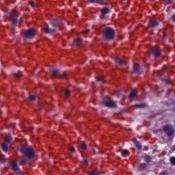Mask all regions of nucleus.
I'll return each mask as SVG.
<instances>
[{
	"instance_id": "nucleus-4",
	"label": "nucleus",
	"mask_w": 175,
	"mask_h": 175,
	"mask_svg": "<svg viewBox=\"0 0 175 175\" xmlns=\"http://www.w3.org/2000/svg\"><path fill=\"white\" fill-rule=\"evenodd\" d=\"M163 131L165 132V133H167L168 136H172V135L174 133L173 128H172L170 126H165Z\"/></svg>"
},
{
	"instance_id": "nucleus-34",
	"label": "nucleus",
	"mask_w": 175,
	"mask_h": 175,
	"mask_svg": "<svg viewBox=\"0 0 175 175\" xmlns=\"http://www.w3.org/2000/svg\"><path fill=\"white\" fill-rule=\"evenodd\" d=\"M172 20L174 21L175 23V14L174 16H172Z\"/></svg>"
},
{
	"instance_id": "nucleus-26",
	"label": "nucleus",
	"mask_w": 175,
	"mask_h": 175,
	"mask_svg": "<svg viewBox=\"0 0 175 175\" xmlns=\"http://www.w3.org/2000/svg\"><path fill=\"white\" fill-rule=\"evenodd\" d=\"M104 77L102 76H100L97 78V81H103Z\"/></svg>"
},
{
	"instance_id": "nucleus-8",
	"label": "nucleus",
	"mask_w": 175,
	"mask_h": 175,
	"mask_svg": "<svg viewBox=\"0 0 175 175\" xmlns=\"http://www.w3.org/2000/svg\"><path fill=\"white\" fill-rule=\"evenodd\" d=\"M136 96H137V92H136V90H133L131 92L129 98L131 99V100H133V99H136Z\"/></svg>"
},
{
	"instance_id": "nucleus-17",
	"label": "nucleus",
	"mask_w": 175,
	"mask_h": 175,
	"mask_svg": "<svg viewBox=\"0 0 175 175\" xmlns=\"http://www.w3.org/2000/svg\"><path fill=\"white\" fill-rule=\"evenodd\" d=\"M122 157H128V155H129V151H128L127 150L122 151Z\"/></svg>"
},
{
	"instance_id": "nucleus-31",
	"label": "nucleus",
	"mask_w": 175,
	"mask_h": 175,
	"mask_svg": "<svg viewBox=\"0 0 175 175\" xmlns=\"http://www.w3.org/2000/svg\"><path fill=\"white\" fill-rule=\"evenodd\" d=\"M70 150V151H72V152H74L75 148L74 147H71Z\"/></svg>"
},
{
	"instance_id": "nucleus-28",
	"label": "nucleus",
	"mask_w": 175,
	"mask_h": 175,
	"mask_svg": "<svg viewBox=\"0 0 175 175\" xmlns=\"http://www.w3.org/2000/svg\"><path fill=\"white\" fill-rule=\"evenodd\" d=\"M44 31H45L46 33H49V32H50V30L49 29L48 27H44Z\"/></svg>"
},
{
	"instance_id": "nucleus-24",
	"label": "nucleus",
	"mask_w": 175,
	"mask_h": 175,
	"mask_svg": "<svg viewBox=\"0 0 175 175\" xmlns=\"http://www.w3.org/2000/svg\"><path fill=\"white\" fill-rule=\"evenodd\" d=\"M170 160L171 163H172V165H175V157H171Z\"/></svg>"
},
{
	"instance_id": "nucleus-3",
	"label": "nucleus",
	"mask_w": 175,
	"mask_h": 175,
	"mask_svg": "<svg viewBox=\"0 0 175 175\" xmlns=\"http://www.w3.org/2000/svg\"><path fill=\"white\" fill-rule=\"evenodd\" d=\"M36 34V30L34 29H29L25 33V38H33Z\"/></svg>"
},
{
	"instance_id": "nucleus-9",
	"label": "nucleus",
	"mask_w": 175,
	"mask_h": 175,
	"mask_svg": "<svg viewBox=\"0 0 175 175\" xmlns=\"http://www.w3.org/2000/svg\"><path fill=\"white\" fill-rule=\"evenodd\" d=\"M115 62H116V64H119V65H125V64H126L125 60H120L118 57L115 58Z\"/></svg>"
},
{
	"instance_id": "nucleus-22",
	"label": "nucleus",
	"mask_w": 175,
	"mask_h": 175,
	"mask_svg": "<svg viewBox=\"0 0 175 175\" xmlns=\"http://www.w3.org/2000/svg\"><path fill=\"white\" fill-rule=\"evenodd\" d=\"M15 77H21L23 76V73L21 72H18L17 73L14 74Z\"/></svg>"
},
{
	"instance_id": "nucleus-11",
	"label": "nucleus",
	"mask_w": 175,
	"mask_h": 175,
	"mask_svg": "<svg viewBox=\"0 0 175 175\" xmlns=\"http://www.w3.org/2000/svg\"><path fill=\"white\" fill-rule=\"evenodd\" d=\"M133 143H134L135 146L136 147H137L139 148V150H140V148H142V145H140V143H139V142H137V139H136V138L133 139Z\"/></svg>"
},
{
	"instance_id": "nucleus-14",
	"label": "nucleus",
	"mask_w": 175,
	"mask_h": 175,
	"mask_svg": "<svg viewBox=\"0 0 175 175\" xmlns=\"http://www.w3.org/2000/svg\"><path fill=\"white\" fill-rule=\"evenodd\" d=\"M4 137L6 143H9L12 140V137L10 135H5Z\"/></svg>"
},
{
	"instance_id": "nucleus-32",
	"label": "nucleus",
	"mask_w": 175,
	"mask_h": 175,
	"mask_svg": "<svg viewBox=\"0 0 175 175\" xmlns=\"http://www.w3.org/2000/svg\"><path fill=\"white\" fill-rule=\"evenodd\" d=\"M0 162H3V157L2 156H0Z\"/></svg>"
},
{
	"instance_id": "nucleus-21",
	"label": "nucleus",
	"mask_w": 175,
	"mask_h": 175,
	"mask_svg": "<svg viewBox=\"0 0 175 175\" xmlns=\"http://www.w3.org/2000/svg\"><path fill=\"white\" fill-rule=\"evenodd\" d=\"M1 147L3 148V151H5V152H8V145L3 144V145H1Z\"/></svg>"
},
{
	"instance_id": "nucleus-20",
	"label": "nucleus",
	"mask_w": 175,
	"mask_h": 175,
	"mask_svg": "<svg viewBox=\"0 0 175 175\" xmlns=\"http://www.w3.org/2000/svg\"><path fill=\"white\" fill-rule=\"evenodd\" d=\"M147 107L146 104H139L136 105V107H139V109H144V107Z\"/></svg>"
},
{
	"instance_id": "nucleus-1",
	"label": "nucleus",
	"mask_w": 175,
	"mask_h": 175,
	"mask_svg": "<svg viewBox=\"0 0 175 175\" xmlns=\"http://www.w3.org/2000/svg\"><path fill=\"white\" fill-rule=\"evenodd\" d=\"M21 151V152L25 154V155H26L27 158H32V157L35 155V153L33 152V150H32V148L27 145L22 146Z\"/></svg>"
},
{
	"instance_id": "nucleus-12",
	"label": "nucleus",
	"mask_w": 175,
	"mask_h": 175,
	"mask_svg": "<svg viewBox=\"0 0 175 175\" xmlns=\"http://www.w3.org/2000/svg\"><path fill=\"white\" fill-rule=\"evenodd\" d=\"M11 166L13 170H18V167H17V163L16 161H12Z\"/></svg>"
},
{
	"instance_id": "nucleus-2",
	"label": "nucleus",
	"mask_w": 175,
	"mask_h": 175,
	"mask_svg": "<svg viewBox=\"0 0 175 175\" xmlns=\"http://www.w3.org/2000/svg\"><path fill=\"white\" fill-rule=\"evenodd\" d=\"M104 36L107 39H113L114 38V30L110 27L106 28L104 31Z\"/></svg>"
},
{
	"instance_id": "nucleus-7",
	"label": "nucleus",
	"mask_w": 175,
	"mask_h": 175,
	"mask_svg": "<svg viewBox=\"0 0 175 175\" xmlns=\"http://www.w3.org/2000/svg\"><path fill=\"white\" fill-rule=\"evenodd\" d=\"M152 52L154 53V57H159L161 55V51L158 46H154L152 48Z\"/></svg>"
},
{
	"instance_id": "nucleus-15",
	"label": "nucleus",
	"mask_w": 175,
	"mask_h": 175,
	"mask_svg": "<svg viewBox=\"0 0 175 175\" xmlns=\"http://www.w3.org/2000/svg\"><path fill=\"white\" fill-rule=\"evenodd\" d=\"M81 43V39H77L74 41L73 44L74 46H79Z\"/></svg>"
},
{
	"instance_id": "nucleus-19",
	"label": "nucleus",
	"mask_w": 175,
	"mask_h": 175,
	"mask_svg": "<svg viewBox=\"0 0 175 175\" xmlns=\"http://www.w3.org/2000/svg\"><path fill=\"white\" fill-rule=\"evenodd\" d=\"M101 13H103V14H107V13H109V9L108 8L102 9Z\"/></svg>"
},
{
	"instance_id": "nucleus-6",
	"label": "nucleus",
	"mask_w": 175,
	"mask_h": 175,
	"mask_svg": "<svg viewBox=\"0 0 175 175\" xmlns=\"http://www.w3.org/2000/svg\"><path fill=\"white\" fill-rule=\"evenodd\" d=\"M10 20H12V23H14V24H16V21L17 20V16L16 15V11L12 10L10 12Z\"/></svg>"
},
{
	"instance_id": "nucleus-23",
	"label": "nucleus",
	"mask_w": 175,
	"mask_h": 175,
	"mask_svg": "<svg viewBox=\"0 0 175 175\" xmlns=\"http://www.w3.org/2000/svg\"><path fill=\"white\" fill-rule=\"evenodd\" d=\"M81 147L82 150H85V148H87V145L85 144V142H81Z\"/></svg>"
},
{
	"instance_id": "nucleus-5",
	"label": "nucleus",
	"mask_w": 175,
	"mask_h": 175,
	"mask_svg": "<svg viewBox=\"0 0 175 175\" xmlns=\"http://www.w3.org/2000/svg\"><path fill=\"white\" fill-rule=\"evenodd\" d=\"M104 105H105L107 107H116V106H117L116 101L111 100H109L108 101L104 102Z\"/></svg>"
},
{
	"instance_id": "nucleus-25",
	"label": "nucleus",
	"mask_w": 175,
	"mask_h": 175,
	"mask_svg": "<svg viewBox=\"0 0 175 175\" xmlns=\"http://www.w3.org/2000/svg\"><path fill=\"white\" fill-rule=\"evenodd\" d=\"M29 5L31 6V8H36V4H35V3H33V1H30Z\"/></svg>"
},
{
	"instance_id": "nucleus-18",
	"label": "nucleus",
	"mask_w": 175,
	"mask_h": 175,
	"mask_svg": "<svg viewBox=\"0 0 175 175\" xmlns=\"http://www.w3.org/2000/svg\"><path fill=\"white\" fill-rule=\"evenodd\" d=\"M51 72H52L53 76H58V74H59L58 70H57V69H52Z\"/></svg>"
},
{
	"instance_id": "nucleus-29",
	"label": "nucleus",
	"mask_w": 175,
	"mask_h": 175,
	"mask_svg": "<svg viewBox=\"0 0 175 175\" xmlns=\"http://www.w3.org/2000/svg\"><path fill=\"white\" fill-rule=\"evenodd\" d=\"M30 100H35V96L30 95L29 96Z\"/></svg>"
},
{
	"instance_id": "nucleus-35",
	"label": "nucleus",
	"mask_w": 175,
	"mask_h": 175,
	"mask_svg": "<svg viewBox=\"0 0 175 175\" xmlns=\"http://www.w3.org/2000/svg\"><path fill=\"white\" fill-rule=\"evenodd\" d=\"M23 163H24V162H21V165H23Z\"/></svg>"
},
{
	"instance_id": "nucleus-27",
	"label": "nucleus",
	"mask_w": 175,
	"mask_h": 175,
	"mask_svg": "<svg viewBox=\"0 0 175 175\" xmlns=\"http://www.w3.org/2000/svg\"><path fill=\"white\" fill-rule=\"evenodd\" d=\"M70 94V92L68 90H66L65 91V96H66V97L69 96Z\"/></svg>"
},
{
	"instance_id": "nucleus-33",
	"label": "nucleus",
	"mask_w": 175,
	"mask_h": 175,
	"mask_svg": "<svg viewBox=\"0 0 175 175\" xmlns=\"http://www.w3.org/2000/svg\"><path fill=\"white\" fill-rule=\"evenodd\" d=\"M88 32H90V30L89 29H87L84 31V33H88Z\"/></svg>"
},
{
	"instance_id": "nucleus-10",
	"label": "nucleus",
	"mask_w": 175,
	"mask_h": 175,
	"mask_svg": "<svg viewBox=\"0 0 175 175\" xmlns=\"http://www.w3.org/2000/svg\"><path fill=\"white\" fill-rule=\"evenodd\" d=\"M90 3H98L99 5H103L105 1L103 0H89Z\"/></svg>"
},
{
	"instance_id": "nucleus-30",
	"label": "nucleus",
	"mask_w": 175,
	"mask_h": 175,
	"mask_svg": "<svg viewBox=\"0 0 175 175\" xmlns=\"http://www.w3.org/2000/svg\"><path fill=\"white\" fill-rule=\"evenodd\" d=\"M96 174H97V173L94 172V171L91 172L90 174V175H96Z\"/></svg>"
},
{
	"instance_id": "nucleus-36",
	"label": "nucleus",
	"mask_w": 175,
	"mask_h": 175,
	"mask_svg": "<svg viewBox=\"0 0 175 175\" xmlns=\"http://www.w3.org/2000/svg\"><path fill=\"white\" fill-rule=\"evenodd\" d=\"M169 2H170V1H172V0H167Z\"/></svg>"
},
{
	"instance_id": "nucleus-13",
	"label": "nucleus",
	"mask_w": 175,
	"mask_h": 175,
	"mask_svg": "<svg viewBox=\"0 0 175 175\" xmlns=\"http://www.w3.org/2000/svg\"><path fill=\"white\" fill-rule=\"evenodd\" d=\"M158 24V21L151 20L149 22V27H156V25Z\"/></svg>"
},
{
	"instance_id": "nucleus-16",
	"label": "nucleus",
	"mask_w": 175,
	"mask_h": 175,
	"mask_svg": "<svg viewBox=\"0 0 175 175\" xmlns=\"http://www.w3.org/2000/svg\"><path fill=\"white\" fill-rule=\"evenodd\" d=\"M139 69H140V66H139V64H134L133 66L134 72H139Z\"/></svg>"
}]
</instances>
